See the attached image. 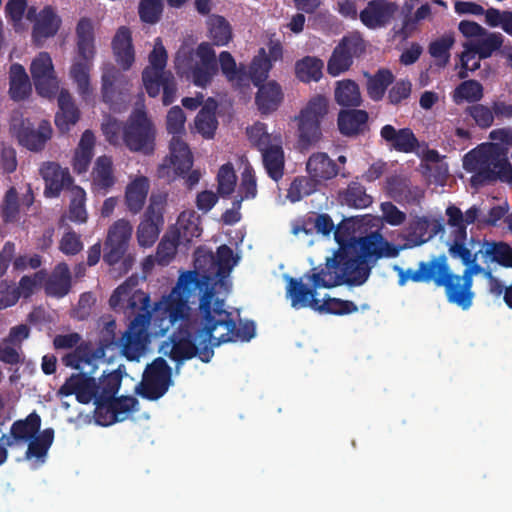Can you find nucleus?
Returning a JSON list of instances; mask_svg holds the SVG:
<instances>
[{
	"instance_id": "1",
	"label": "nucleus",
	"mask_w": 512,
	"mask_h": 512,
	"mask_svg": "<svg viewBox=\"0 0 512 512\" xmlns=\"http://www.w3.org/2000/svg\"><path fill=\"white\" fill-rule=\"evenodd\" d=\"M214 294L209 277L201 278L194 271H185L171 292L155 304L153 320L160 322L161 335L180 322L160 349L175 362L176 370L195 357L204 363L213 358L215 338L210 304Z\"/></svg>"
},
{
	"instance_id": "2",
	"label": "nucleus",
	"mask_w": 512,
	"mask_h": 512,
	"mask_svg": "<svg viewBox=\"0 0 512 512\" xmlns=\"http://www.w3.org/2000/svg\"><path fill=\"white\" fill-rule=\"evenodd\" d=\"M402 247L387 241L379 231L352 240L342 249H337L328 258L330 268L336 269L343 282L348 286H360L370 276L371 269L377 260L395 258Z\"/></svg>"
},
{
	"instance_id": "3",
	"label": "nucleus",
	"mask_w": 512,
	"mask_h": 512,
	"mask_svg": "<svg viewBox=\"0 0 512 512\" xmlns=\"http://www.w3.org/2000/svg\"><path fill=\"white\" fill-rule=\"evenodd\" d=\"M393 270L398 276V285L403 287L408 281L415 283L433 282L436 287H444L447 301L455 304L463 310L472 306L474 292L472 284L462 275L453 273L447 262L446 255L434 256L428 261H420L416 270L403 269L395 265Z\"/></svg>"
},
{
	"instance_id": "4",
	"label": "nucleus",
	"mask_w": 512,
	"mask_h": 512,
	"mask_svg": "<svg viewBox=\"0 0 512 512\" xmlns=\"http://www.w3.org/2000/svg\"><path fill=\"white\" fill-rule=\"evenodd\" d=\"M463 167L473 174L470 184L476 189L497 180L512 182V164L506 158L505 150L497 143H483L470 150L464 156Z\"/></svg>"
},
{
	"instance_id": "5",
	"label": "nucleus",
	"mask_w": 512,
	"mask_h": 512,
	"mask_svg": "<svg viewBox=\"0 0 512 512\" xmlns=\"http://www.w3.org/2000/svg\"><path fill=\"white\" fill-rule=\"evenodd\" d=\"M467 241V232L452 230L448 252L453 259L462 264L472 263L481 257L484 264H498L504 268H512V247L504 241L478 240L473 237Z\"/></svg>"
},
{
	"instance_id": "6",
	"label": "nucleus",
	"mask_w": 512,
	"mask_h": 512,
	"mask_svg": "<svg viewBox=\"0 0 512 512\" xmlns=\"http://www.w3.org/2000/svg\"><path fill=\"white\" fill-rule=\"evenodd\" d=\"M137 284L136 277H129L113 291L109 305L115 311H123L129 316L134 315L127 329L145 335L153 317L150 296L136 289Z\"/></svg>"
},
{
	"instance_id": "7",
	"label": "nucleus",
	"mask_w": 512,
	"mask_h": 512,
	"mask_svg": "<svg viewBox=\"0 0 512 512\" xmlns=\"http://www.w3.org/2000/svg\"><path fill=\"white\" fill-rule=\"evenodd\" d=\"M77 53L70 67L69 75L76 84L79 96L88 101L93 89L90 82V72L95 57L94 29L89 18H81L76 27Z\"/></svg>"
},
{
	"instance_id": "8",
	"label": "nucleus",
	"mask_w": 512,
	"mask_h": 512,
	"mask_svg": "<svg viewBox=\"0 0 512 512\" xmlns=\"http://www.w3.org/2000/svg\"><path fill=\"white\" fill-rule=\"evenodd\" d=\"M306 277L311 282V288L303 284L301 279L291 277L288 280L286 287L287 297L291 301V306L296 310L306 307L316 310L320 302L316 297L317 289L333 288L345 284L336 269L329 267L328 258L326 259L325 267L312 268Z\"/></svg>"
},
{
	"instance_id": "9",
	"label": "nucleus",
	"mask_w": 512,
	"mask_h": 512,
	"mask_svg": "<svg viewBox=\"0 0 512 512\" xmlns=\"http://www.w3.org/2000/svg\"><path fill=\"white\" fill-rule=\"evenodd\" d=\"M132 225L128 220L119 219L108 229L104 241L103 261L114 267L119 264V274H127L135 263V256L129 252Z\"/></svg>"
},
{
	"instance_id": "10",
	"label": "nucleus",
	"mask_w": 512,
	"mask_h": 512,
	"mask_svg": "<svg viewBox=\"0 0 512 512\" xmlns=\"http://www.w3.org/2000/svg\"><path fill=\"white\" fill-rule=\"evenodd\" d=\"M328 113V100L323 95L313 96L295 117L298 143L302 150L316 145L322 138L321 122Z\"/></svg>"
},
{
	"instance_id": "11",
	"label": "nucleus",
	"mask_w": 512,
	"mask_h": 512,
	"mask_svg": "<svg viewBox=\"0 0 512 512\" xmlns=\"http://www.w3.org/2000/svg\"><path fill=\"white\" fill-rule=\"evenodd\" d=\"M236 264L233 255V250L226 244L220 245L217 248L216 255L212 252L195 254V267L200 270L203 269V274L194 270L199 277H209V287H213L215 294L216 286L228 289V284L225 278L230 274L232 268Z\"/></svg>"
},
{
	"instance_id": "12",
	"label": "nucleus",
	"mask_w": 512,
	"mask_h": 512,
	"mask_svg": "<svg viewBox=\"0 0 512 512\" xmlns=\"http://www.w3.org/2000/svg\"><path fill=\"white\" fill-rule=\"evenodd\" d=\"M211 324L214 326V332L218 328H223V332L218 336H214L215 346L223 343L233 342L237 340L250 341L255 336V324L247 321L237 328L232 318V314L224 308V300L213 295L212 304H210Z\"/></svg>"
},
{
	"instance_id": "13",
	"label": "nucleus",
	"mask_w": 512,
	"mask_h": 512,
	"mask_svg": "<svg viewBox=\"0 0 512 512\" xmlns=\"http://www.w3.org/2000/svg\"><path fill=\"white\" fill-rule=\"evenodd\" d=\"M155 128L147 113L135 109L129 116L123 130L125 145L134 152L151 154L155 147Z\"/></svg>"
},
{
	"instance_id": "14",
	"label": "nucleus",
	"mask_w": 512,
	"mask_h": 512,
	"mask_svg": "<svg viewBox=\"0 0 512 512\" xmlns=\"http://www.w3.org/2000/svg\"><path fill=\"white\" fill-rule=\"evenodd\" d=\"M167 204V194H151L148 207L137 228V240L140 246H152L164 225V212Z\"/></svg>"
},
{
	"instance_id": "15",
	"label": "nucleus",
	"mask_w": 512,
	"mask_h": 512,
	"mask_svg": "<svg viewBox=\"0 0 512 512\" xmlns=\"http://www.w3.org/2000/svg\"><path fill=\"white\" fill-rule=\"evenodd\" d=\"M172 369L162 357L147 365L137 393L144 399L155 401L161 398L172 383Z\"/></svg>"
},
{
	"instance_id": "16",
	"label": "nucleus",
	"mask_w": 512,
	"mask_h": 512,
	"mask_svg": "<svg viewBox=\"0 0 512 512\" xmlns=\"http://www.w3.org/2000/svg\"><path fill=\"white\" fill-rule=\"evenodd\" d=\"M193 165V156L188 145L179 137L170 141V155L157 168V177L171 182L188 173Z\"/></svg>"
},
{
	"instance_id": "17",
	"label": "nucleus",
	"mask_w": 512,
	"mask_h": 512,
	"mask_svg": "<svg viewBox=\"0 0 512 512\" xmlns=\"http://www.w3.org/2000/svg\"><path fill=\"white\" fill-rule=\"evenodd\" d=\"M139 402L134 396L114 397L103 404H97L94 418L101 426H109L123 421L137 409Z\"/></svg>"
},
{
	"instance_id": "18",
	"label": "nucleus",
	"mask_w": 512,
	"mask_h": 512,
	"mask_svg": "<svg viewBox=\"0 0 512 512\" xmlns=\"http://www.w3.org/2000/svg\"><path fill=\"white\" fill-rule=\"evenodd\" d=\"M30 73L37 93L50 97L58 89L52 58L47 52H40L31 62Z\"/></svg>"
},
{
	"instance_id": "19",
	"label": "nucleus",
	"mask_w": 512,
	"mask_h": 512,
	"mask_svg": "<svg viewBox=\"0 0 512 512\" xmlns=\"http://www.w3.org/2000/svg\"><path fill=\"white\" fill-rule=\"evenodd\" d=\"M198 61L190 69V77L194 85L206 87L218 72V62L211 43H200L195 51Z\"/></svg>"
},
{
	"instance_id": "20",
	"label": "nucleus",
	"mask_w": 512,
	"mask_h": 512,
	"mask_svg": "<svg viewBox=\"0 0 512 512\" xmlns=\"http://www.w3.org/2000/svg\"><path fill=\"white\" fill-rule=\"evenodd\" d=\"M99 386L94 377H90L84 373L73 374L66 379L64 384L59 388V396L75 395L79 403L88 404L92 400L96 406V398L98 397Z\"/></svg>"
},
{
	"instance_id": "21",
	"label": "nucleus",
	"mask_w": 512,
	"mask_h": 512,
	"mask_svg": "<svg viewBox=\"0 0 512 512\" xmlns=\"http://www.w3.org/2000/svg\"><path fill=\"white\" fill-rule=\"evenodd\" d=\"M398 5L390 0H370L360 12L359 19L369 29L386 27L398 11Z\"/></svg>"
},
{
	"instance_id": "22",
	"label": "nucleus",
	"mask_w": 512,
	"mask_h": 512,
	"mask_svg": "<svg viewBox=\"0 0 512 512\" xmlns=\"http://www.w3.org/2000/svg\"><path fill=\"white\" fill-rule=\"evenodd\" d=\"M157 41L153 50L149 54V65L142 71V82L148 95H155L157 93L156 80L166 76L167 70V51L161 44L160 38Z\"/></svg>"
},
{
	"instance_id": "23",
	"label": "nucleus",
	"mask_w": 512,
	"mask_h": 512,
	"mask_svg": "<svg viewBox=\"0 0 512 512\" xmlns=\"http://www.w3.org/2000/svg\"><path fill=\"white\" fill-rule=\"evenodd\" d=\"M40 174L45 181L44 194L47 197H58L64 188H70L73 184L68 169H63L55 162H47L40 168Z\"/></svg>"
},
{
	"instance_id": "24",
	"label": "nucleus",
	"mask_w": 512,
	"mask_h": 512,
	"mask_svg": "<svg viewBox=\"0 0 512 512\" xmlns=\"http://www.w3.org/2000/svg\"><path fill=\"white\" fill-rule=\"evenodd\" d=\"M41 428V417L33 411L25 419L13 422L10 427V436L2 435L1 440L7 447H12L16 442H28L37 435Z\"/></svg>"
},
{
	"instance_id": "25",
	"label": "nucleus",
	"mask_w": 512,
	"mask_h": 512,
	"mask_svg": "<svg viewBox=\"0 0 512 512\" xmlns=\"http://www.w3.org/2000/svg\"><path fill=\"white\" fill-rule=\"evenodd\" d=\"M503 36L501 33H488L478 39L467 42L464 44V51L462 58L467 65L469 59H474L479 56V59H486L499 50L503 44Z\"/></svg>"
},
{
	"instance_id": "26",
	"label": "nucleus",
	"mask_w": 512,
	"mask_h": 512,
	"mask_svg": "<svg viewBox=\"0 0 512 512\" xmlns=\"http://www.w3.org/2000/svg\"><path fill=\"white\" fill-rule=\"evenodd\" d=\"M91 176L93 192L106 195L116 183L112 158L106 155L98 157Z\"/></svg>"
},
{
	"instance_id": "27",
	"label": "nucleus",
	"mask_w": 512,
	"mask_h": 512,
	"mask_svg": "<svg viewBox=\"0 0 512 512\" xmlns=\"http://www.w3.org/2000/svg\"><path fill=\"white\" fill-rule=\"evenodd\" d=\"M52 128L48 121H42L35 129L22 123L17 132L19 143L30 151H41L47 141L51 138Z\"/></svg>"
},
{
	"instance_id": "28",
	"label": "nucleus",
	"mask_w": 512,
	"mask_h": 512,
	"mask_svg": "<svg viewBox=\"0 0 512 512\" xmlns=\"http://www.w3.org/2000/svg\"><path fill=\"white\" fill-rule=\"evenodd\" d=\"M380 136L398 152L410 153L418 146V140L410 128L397 130L394 126L386 124L381 128Z\"/></svg>"
},
{
	"instance_id": "29",
	"label": "nucleus",
	"mask_w": 512,
	"mask_h": 512,
	"mask_svg": "<svg viewBox=\"0 0 512 512\" xmlns=\"http://www.w3.org/2000/svg\"><path fill=\"white\" fill-rule=\"evenodd\" d=\"M255 96V104L262 115H268L276 111L284 99V94L279 83L268 81L260 84Z\"/></svg>"
},
{
	"instance_id": "30",
	"label": "nucleus",
	"mask_w": 512,
	"mask_h": 512,
	"mask_svg": "<svg viewBox=\"0 0 512 512\" xmlns=\"http://www.w3.org/2000/svg\"><path fill=\"white\" fill-rule=\"evenodd\" d=\"M306 170L318 184L337 176V164L324 152L313 153L307 160Z\"/></svg>"
},
{
	"instance_id": "31",
	"label": "nucleus",
	"mask_w": 512,
	"mask_h": 512,
	"mask_svg": "<svg viewBox=\"0 0 512 512\" xmlns=\"http://www.w3.org/2000/svg\"><path fill=\"white\" fill-rule=\"evenodd\" d=\"M112 48L115 54L116 62L124 70H128L135 60L131 31L128 27L121 26L117 30L112 40Z\"/></svg>"
},
{
	"instance_id": "32",
	"label": "nucleus",
	"mask_w": 512,
	"mask_h": 512,
	"mask_svg": "<svg viewBox=\"0 0 512 512\" xmlns=\"http://www.w3.org/2000/svg\"><path fill=\"white\" fill-rule=\"evenodd\" d=\"M59 111L55 116V124L62 133L68 132L80 118V111L75 105L71 94L62 90L58 96Z\"/></svg>"
},
{
	"instance_id": "33",
	"label": "nucleus",
	"mask_w": 512,
	"mask_h": 512,
	"mask_svg": "<svg viewBox=\"0 0 512 512\" xmlns=\"http://www.w3.org/2000/svg\"><path fill=\"white\" fill-rule=\"evenodd\" d=\"M45 293L48 296L62 298L71 289V273L68 265L61 262L55 266L51 275L44 280Z\"/></svg>"
},
{
	"instance_id": "34",
	"label": "nucleus",
	"mask_w": 512,
	"mask_h": 512,
	"mask_svg": "<svg viewBox=\"0 0 512 512\" xmlns=\"http://www.w3.org/2000/svg\"><path fill=\"white\" fill-rule=\"evenodd\" d=\"M60 24L61 20L54 9L51 6L44 7L33 26L34 42L40 44L43 40L53 37L58 32Z\"/></svg>"
},
{
	"instance_id": "35",
	"label": "nucleus",
	"mask_w": 512,
	"mask_h": 512,
	"mask_svg": "<svg viewBox=\"0 0 512 512\" xmlns=\"http://www.w3.org/2000/svg\"><path fill=\"white\" fill-rule=\"evenodd\" d=\"M447 225L453 230H464L467 232V226L478 223L481 225L483 214L477 205L471 206L465 213L456 205H449L445 210Z\"/></svg>"
},
{
	"instance_id": "36",
	"label": "nucleus",
	"mask_w": 512,
	"mask_h": 512,
	"mask_svg": "<svg viewBox=\"0 0 512 512\" xmlns=\"http://www.w3.org/2000/svg\"><path fill=\"white\" fill-rule=\"evenodd\" d=\"M95 135L91 130H85L80 138L72 159L73 171L82 174L88 171L94 156Z\"/></svg>"
},
{
	"instance_id": "37",
	"label": "nucleus",
	"mask_w": 512,
	"mask_h": 512,
	"mask_svg": "<svg viewBox=\"0 0 512 512\" xmlns=\"http://www.w3.org/2000/svg\"><path fill=\"white\" fill-rule=\"evenodd\" d=\"M363 75L366 78L367 95L374 102L384 98L387 88L395 79L393 73L387 68H380L374 74L365 71Z\"/></svg>"
},
{
	"instance_id": "38",
	"label": "nucleus",
	"mask_w": 512,
	"mask_h": 512,
	"mask_svg": "<svg viewBox=\"0 0 512 512\" xmlns=\"http://www.w3.org/2000/svg\"><path fill=\"white\" fill-rule=\"evenodd\" d=\"M217 62L218 68L220 67L222 74L234 86L241 88L248 85L249 77L245 66L240 65L238 67L230 52H220Z\"/></svg>"
},
{
	"instance_id": "39",
	"label": "nucleus",
	"mask_w": 512,
	"mask_h": 512,
	"mask_svg": "<svg viewBox=\"0 0 512 512\" xmlns=\"http://www.w3.org/2000/svg\"><path fill=\"white\" fill-rule=\"evenodd\" d=\"M368 118V113L365 110H342L338 114V129L344 136L359 135L363 132Z\"/></svg>"
},
{
	"instance_id": "40",
	"label": "nucleus",
	"mask_w": 512,
	"mask_h": 512,
	"mask_svg": "<svg viewBox=\"0 0 512 512\" xmlns=\"http://www.w3.org/2000/svg\"><path fill=\"white\" fill-rule=\"evenodd\" d=\"M32 91L28 74L19 63H13L9 69V95L14 101L26 99Z\"/></svg>"
},
{
	"instance_id": "41",
	"label": "nucleus",
	"mask_w": 512,
	"mask_h": 512,
	"mask_svg": "<svg viewBox=\"0 0 512 512\" xmlns=\"http://www.w3.org/2000/svg\"><path fill=\"white\" fill-rule=\"evenodd\" d=\"M430 221L426 217H415L404 229L403 238L406 241L402 250L420 246L431 239L429 235Z\"/></svg>"
},
{
	"instance_id": "42",
	"label": "nucleus",
	"mask_w": 512,
	"mask_h": 512,
	"mask_svg": "<svg viewBox=\"0 0 512 512\" xmlns=\"http://www.w3.org/2000/svg\"><path fill=\"white\" fill-rule=\"evenodd\" d=\"M148 191L149 182L144 176L138 177L128 184L125 191V204L132 214H137L143 209Z\"/></svg>"
},
{
	"instance_id": "43",
	"label": "nucleus",
	"mask_w": 512,
	"mask_h": 512,
	"mask_svg": "<svg viewBox=\"0 0 512 512\" xmlns=\"http://www.w3.org/2000/svg\"><path fill=\"white\" fill-rule=\"evenodd\" d=\"M338 199L342 205L355 209L367 208L373 202L372 197L366 193V188L357 181L350 182L346 189L340 191Z\"/></svg>"
},
{
	"instance_id": "44",
	"label": "nucleus",
	"mask_w": 512,
	"mask_h": 512,
	"mask_svg": "<svg viewBox=\"0 0 512 512\" xmlns=\"http://www.w3.org/2000/svg\"><path fill=\"white\" fill-rule=\"evenodd\" d=\"M100 321L102 327L99 330L98 347L95 353L98 357H104L107 350L117 349L119 339L116 337V321L111 315L102 316Z\"/></svg>"
},
{
	"instance_id": "45",
	"label": "nucleus",
	"mask_w": 512,
	"mask_h": 512,
	"mask_svg": "<svg viewBox=\"0 0 512 512\" xmlns=\"http://www.w3.org/2000/svg\"><path fill=\"white\" fill-rule=\"evenodd\" d=\"M117 74V71L110 70L105 71L101 77L102 101L108 104L110 109L114 112H120L125 102L123 94L121 92H117L114 86Z\"/></svg>"
},
{
	"instance_id": "46",
	"label": "nucleus",
	"mask_w": 512,
	"mask_h": 512,
	"mask_svg": "<svg viewBox=\"0 0 512 512\" xmlns=\"http://www.w3.org/2000/svg\"><path fill=\"white\" fill-rule=\"evenodd\" d=\"M262 160L268 176L278 182L284 175V151L281 145H273L264 150Z\"/></svg>"
},
{
	"instance_id": "47",
	"label": "nucleus",
	"mask_w": 512,
	"mask_h": 512,
	"mask_svg": "<svg viewBox=\"0 0 512 512\" xmlns=\"http://www.w3.org/2000/svg\"><path fill=\"white\" fill-rule=\"evenodd\" d=\"M46 277H47V272L44 269L35 272L31 276L25 275V276L21 277V279L19 281V285L18 286L13 285V287H12L13 295H12V298L7 299L6 306L14 305L19 300L20 297L29 298L34 293L35 288L38 285H41L44 282V280L46 279Z\"/></svg>"
},
{
	"instance_id": "48",
	"label": "nucleus",
	"mask_w": 512,
	"mask_h": 512,
	"mask_svg": "<svg viewBox=\"0 0 512 512\" xmlns=\"http://www.w3.org/2000/svg\"><path fill=\"white\" fill-rule=\"evenodd\" d=\"M216 107L217 104L215 100L210 99V102L206 103L201 108L195 118V127L197 131L206 139H212L214 137L218 126L215 114Z\"/></svg>"
},
{
	"instance_id": "49",
	"label": "nucleus",
	"mask_w": 512,
	"mask_h": 512,
	"mask_svg": "<svg viewBox=\"0 0 512 512\" xmlns=\"http://www.w3.org/2000/svg\"><path fill=\"white\" fill-rule=\"evenodd\" d=\"M335 101L343 107H359L362 97L358 84L350 79L337 82L334 92Z\"/></svg>"
},
{
	"instance_id": "50",
	"label": "nucleus",
	"mask_w": 512,
	"mask_h": 512,
	"mask_svg": "<svg viewBox=\"0 0 512 512\" xmlns=\"http://www.w3.org/2000/svg\"><path fill=\"white\" fill-rule=\"evenodd\" d=\"M324 63L321 59L312 56H305L295 64L296 77L304 82H317L322 77Z\"/></svg>"
},
{
	"instance_id": "51",
	"label": "nucleus",
	"mask_w": 512,
	"mask_h": 512,
	"mask_svg": "<svg viewBox=\"0 0 512 512\" xmlns=\"http://www.w3.org/2000/svg\"><path fill=\"white\" fill-rule=\"evenodd\" d=\"M144 337V334L127 329L119 338L117 349L127 360H138L144 349Z\"/></svg>"
},
{
	"instance_id": "52",
	"label": "nucleus",
	"mask_w": 512,
	"mask_h": 512,
	"mask_svg": "<svg viewBox=\"0 0 512 512\" xmlns=\"http://www.w3.org/2000/svg\"><path fill=\"white\" fill-rule=\"evenodd\" d=\"M209 37L215 46H226L232 39V28L229 22L220 15H212L207 21Z\"/></svg>"
},
{
	"instance_id": "53",
	"label": "nucleus",
	"mask_w": 512,
	"mask_h": 512,
	"mask_svg": "<svg viewBox=\"0 0 512 512\" xmlns=\"http://www.w3.org/2000/svg\"><path fill=\"white\" fill-rule=\"evenodd\" d=\"M272 68L270 57L264 48H260L258 54L254 56L249 68V81L251 80L255 86L264 84L269 76Z\"/></svg>"
},
{
	"instance_id": "54",
	"label": "nucleus",
	"mask_w": 512,
	"mask_h": 512,
	"mask_svg": "<svg viewBox=\"0 0 512 512\" xmlns=\"http://www.w3.org/2000/svg\"><path fill=\"white\" fill-rule=\"evenodd\" d=\"M455 43L453 35L447 34L432 41L429 44L428 52L435 59V65L444 68L450 61V50Z\"/></svg>"
},
{
	"instance_id": "55",
	"label": "nucleus",
	"mask_w": 512,
	"mask_h": 512,
	"mask_svg": "<svg viewBox=\"0 0 512 512\" xmlns=\"http://www.w3.org/2000/svg\"><path fill=\"white\" fill-rule=\"evenodd\" d=\"M318 186L319 184L311 176L295 177L287 190V198L292 203L298 202L317 191Z\"/></svg>"
},
{
	"instance_id": "56",
	"label": "nucleus",
	"mask_w": 512,
	"mask_h": 512,
	"mask_svg": "<svg viewBox=\"0 0 512 512\" xmlns=\"http://www.w3.org/2000/svg\"><path fill=\"white\" fill-rule=\"evenodd\" d=\"M122 381V374L119 370H115L110 372L109 374L103 376L99 383V394L96 398V405L103 404L106 401L116 397L118 393Z\"/></svg>"
},
{
	"instance_id": "57",
	"label": "nucleus",
	"mask_w": 512,
	"mask_h": 512,
	"mask_svg": "<svg viewBox=\"0 0 512 512\" xmlns=\"http://www.w3.org/2000/svg\"><path fill=\"white\" fill-rule=\"evenodd\" d=\"M53 440L54 430L52 428L44 429L41 433H38L32 439L28 440L29 444L26 451V457H44L51 447Z\"/></svg>"
},
{
	"instance_id": "58",
	"label": "nucleus",
	"mask_w": 512,
	"mask_h": 512,
	"mask_svg": "<svg viewBox=\"0 0 512 512\" xmlns=\"http://www.w3.org/2000/svg\"><path fill=\"white\" fill-rule=\"evenodd\" d=\"M86 192L77 185L71 187V200L69 204V219L77 223H85L88 215L85 207Z\"/></svg>"
},
{
	"instance_id": "59",
	"label": "nucleus",
	"mask_w": 512,
	"mask_h": 512,
	"mask_svg": "<svg viewBox=\"0 0 512 512\" xmlns=\"http://www.w3.org/2000/svg\"><path fill=\"white\" fill-rule=\"evenodd\" d=\"M319 313L333 315H347L358 311L357 305L350 300H342L340 298L327 297L318 303L316 310Z\"/></svg>"
},
{
	"instance_id": "60",
	"label": "nucleus",
	"mask_w": 512,
	"mask_h": 512,
	"mask_svg": "<svg viewBox=\"0 0 512 512\" xmlns=\"http://www.w3.org/2000/svg\"><path fill=\"white\" fill-rule=\"evenodd\" d=\"M94 355L88 344H80L72 352L62 357V363L76 370H82L83 365H90Z\"/></svg>"
},
{
	"instance_id": "61",
	"label": "nucleus",
	"mask_w": 512,
	"mask_h": 512,
	"mask_svg": "<svg viewBox=\"0 0 512 512\" xmlns=\"http://www.w3.org/2000/svg\"><path fill=\"white\" fill-rule=\"evenodd\" d=\"M483 97V86L477 80H465L460 83L454 91V101L460 103L463 100L467 102H477Z\"/></svg>"
},
{
	"instance_id": "62",
	"label": "nucleus",
	"mask_w": 512,
	"mask_h": 512,
	"mask_svg": "<svg viewBox=\"0 0 512 512\" xmlns=\"http://www.w3.org/2000/svg\"><path fill=\"white\" fill-rule=\"evenodd\" d=\"M162 0H140L138 15L141 22L154 25L160 21L163 13Z\"/></svg>"
},
{
	"instance_id": "63",
	"label": "nucleus",
	"mask_w": 512,
	"mask_h": 512,
	"mask_svg": "<svg viewBox=\"0 0 512 512\" xmlns=\"http://www.w3.org/2000/svg\"><path fill=\"white\" fill-rule=\"evenodd\" d=\"M217 192L222 197L230 196L236 186L237 177L231 163L223 164L217 174Z\"/></svg>"
},
{
	"instance_id": "64",
	"label": "nucleus",
	"mask_w": 512,
	"mask_h": 512,
	"mask_svg": "<svg viewBox=\"0 0 512 512\" xmlns=\"http://www.w3.org/2000/svg\"><path fill=\"white\" fill-rule=\"evenodd\" d=\"M390 196L398 203L414 204L419 201L418 191L404 181L389 183Z\"/></svg>"
}]
</instances>
